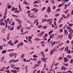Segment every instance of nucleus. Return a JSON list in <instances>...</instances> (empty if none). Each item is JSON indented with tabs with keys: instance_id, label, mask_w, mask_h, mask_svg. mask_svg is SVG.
<instances>
[{
	"instance_id": "obj_29",
	"label": "nucleus",
	"mask_w": 73,
	"mask_h": 73,
	"mask_svg": "<svg viewBox=\"0 0 73 73\" xmlns=\"http://www.w3.org/2000/svg\"><path fill=\"white\" fill-rule=\"evenodd\" d=\"M3 49V46L2 45L0 46V50H1Z\"/></svg>"
},
{
	"instance_id": "obj_34",
	"label": "nucleus",
	"mask_w": 73,
	"mask_h": 73,
	"mask_svg": "<svg viewBox=\"0 0 73 73\" xmlns=\"http://www.w3.org/2000/svg\"><path fill=\"white\" fill-rule=\"evenodd\" d=\"M4 22L5 23H6V24H8V22L7 21V20H4Z\"/></svg>"
},
{
	"instance_id": "obj_56",
	"label": "nucleus",
	"mask_w": 73,
	"mask_h": 73,
	"mask_svg": "<svg viewBox=\"0 0 73 73\" xmlns=\"http://www.w3.org/2000/svg\"><path fill=\"white\" fill-rule=\"evenodd\" d=\"M30 61H31V60H27L25 62H30Z\"/></svg>"
},
{
	"instance_id": "obj_10",
	"label": "nucleus",
	"mask_w": 73,
	"mask_h": 73,
	"mask_svg": "<svg viewBox=\"0 0 73 73\" xmlns=\"http://www.w3.org/2000/svg\"><path fill=\"white\" fill-rule=\"evenodd\" d=\"M20 67H18V68H17L16 67H15L14 69H17V72H20V70H19V69H20Z\"/></svg>"
},
{
	"instance_id": "obj_25",
	"label": "nucleus",
	"mask_w": 73,
	"mask_h": 73,
	"mask_svg": "<svg viewBox=\"0 0 73 73\" xmlns=\"http://www.w3.org/2000/svg\"><path fill=\"white\" fill-rule=\"evenodd\" d=\"M12 40H10L7 43H8V44H11V43H12Z\"/></svg>"
},
{
	"instance_id": "obj_43",
	"label": "nucleus",
	"mask_w": 73,
	"mask_h": 73,
	"mask_svg": "<svg viewBox=\"0 0 73 73\" xmlns=\"http://www.w3.org/2000/svg\"><path fill=\"white\" fill-rule=\"evenodd\" d=\"M25 54H22L21 56V58H23L24 57V55H25Z\"/></svg>"
},
{
	"instance_id": "obj_48",
	"label": "nucleus",
	"mask_w": 73,
	"mask_h": 73,
	"mask_svg": "<svg viewBox=\"0 0 73 73\" xmlns=\"http://www.w3.org/2000/svg\"><path fill=\"white\" fill-rule=\"evenodd\" d=\"M67 6H68V5H65V9H67Z\"/></svg>"
},
{
	"instance_id": "obj_39",
	"label": "nucleus",
	"mask_w": 73,
	"mask_h": 73,
	"mask_svg": "<svg viewBox=\"0 0 73 73\" xmlns=\"http://www.w3.org/2000/svg\"><path fill=\"white\" fill-rule=\"evenodd\" d=\"M5 69V66L3 67L2 68V69L3 70H4Z\"/></svg>"
},
{
	"instance_id": "obj_23",
	"label": "nucleus",
	"mask_w": 73,
	"mask_h": 73,
	"mask_svg": "<svg viewBox=\"0 0 73 73\" xmlns=\"http://www.w3.org/2000/svg\"><path fill=\"white\" fill-rule=\"evenodd\" d=\"M19 61V59H17L15 60H14V61L13 62V63H15V62H18Z\"/></svg>"
},
{
	"instance_id": "obj_21",
	"label": "nucleus",
	"mask_w": 73,
	"mask_h": 73,
	"mask_svg": "<svg viewBox=\"0 0 73 73\" xmlns=\"http://www.w3.org/2000/svg\"><path fill=\"white\" fill-rule=\"evenodd\" d=\"M35 41H40V40H41V39H39L38 38H37L35 39Z\"/></svg>"
},
{
	"instance_id": "obj_55",
	"label": "nucleus",
	"mask_w": 73,
	"mask_h": 73,
	"mask_svg": "<svg viewBox=\"0 0 73 73\" xmlns=\"http://www.w3.org/2000/svg\"><path fill=\"white\" fill-rule=\"evenodd\" d=\"M62 17H63V18H64V19H65V15L64 14H63L62 16Z\"/></svg>"
},
{
	"instance_id": "obj_64",
	"label": "nucleus",
	"mask_w": 73,
	"mask_h": 73,
	"mask_svg": "<svg viewBox=\"0 0 73 73\" xmlns=\"http://www.w3.org/2000/svg\"><path fill=\"white\" fill-rule=\"evenodd\" d=\"M36 8H34L31 10V11H35L36 10Z\"/></svg>"
},
{
	"instance_id": "obj_20",
	"label": "nucleus",
	"mask_w": 73,
	"mask_h": 73,
	"mask_svg": "<svg viewBox=\"0 0 73 73\" xmlns=\"http://www.w3.org/2000/svg\"><path fill=\"white\" fill-rule=\"evenodd\" d=\"M47 20V19H42V23H44V22H46V21Z\"/></svg>"
},
{
	"instance_id": "obj_14",
	"label": "nucleus",
	"mask_w": 73,
	"mask_h": 73,
	"mask_svg": "<svg viewBox=\"0 0 73 73\" xmlns=\"http://www.w3.org/2000/svg\"><path fill=\"white\" fill-rule=\"evenodd\" d=\"M41 3L40 1L39 2H38V1H35L34 2V4H36V3Z\"/></svg>"
},
{
	"instance_id": "obj_12",
	"label": "nucleus",
	"mask_w": 73,
	"mask_h": 73,
	"mask_svg": "<svg viewBox=\"0 0 73 73\" xmlns=\"http://www.w3.org/2000/svg\"><path fill=\"white\" fill-rule=\"evenodd\" d=\"M15 59H12L11 60H10V61H9V63H11V62H13L14 61H15Z\"/></svg>"
},
{
	"instance_id": "obj_32",
	"label": "nucleus",
	"mask_w": 73,
	"mask_h": 73,
	"mask_svg": "<svg viewBox=\"0 0 73 73\" xmlns=\"http://www.w3.org/2000/svg\"><path fill=\"white\" fill-rule=\"evenodd\" d=\"M45 8H46V7H45L42 8V11H44V10H45Z\"/></svg>"
},
{
	"instance_id": "obj_7",
	"label": "nucleus",
	"mask_w": 73,
	"mask_h": 73,
	"mask_svg": "<svg viewBox=\"0 0 73 73\" xmlns=\"http://www.w3.org/2000/svg\"><path fill=\"white\" fill-rule=\"evenodd\" d=\"M11 72H12V73H17V71L16 70H11Z\"/></svg>"
},
{
	"instance_id": "obj_62",
	"label": "nucleus",
	"mask_w": 73,
	"mask_h": 73,
	"mask_svg": "<svg viewBox=\"0 0 73 73\" xmlns=\"http://www.w3.org/2000/svg\"><path fill=\"white\" fill-rule=\"evenodd\" d=\"M24 42H27V43H28V41L26 40H24Z\"/></svg>"
},
{
	"instance_id": "obj_2",
	"label": "nucleus",
	"mask_w": 73,
	"mask_h": 73,
	"mask_svg": "<svg viewBox=\"0 0 73 73\" xmlns=\"http://www.w3.org/2000/svg\"><path fill=\"white\" fill-rule=\"evenodd\" d=\"M47 58L46 57V58H41V60L43 61H44V62H46L45 61L46 60H47Z\"/></svg>"
},
{
	"instance_id": "obj_45",
	"label": "nucleus",
	"mask_w": 73,
	"mask_h": 73,
	"mask_svg": "<svg viewBox=\"0 0 73 73\" xmlns=\"http://www.w3.org/2000/svg\"><path fill=\"white\" fill-rule=\"evenodd\" d=\"M11 7H12L11 6L9 5L8 6H7L8 8V9H10V8H11Z\"/></svg>"
},
{
	"instance_id": "obj_22",
	"label": "nucleus",
	"mask_w": 73,
	"mask_h": 73,
	"mask_svg": "<svg viewBox=\"0 0 73 73\" xmlns=\"http://www.w3.org/2000/svg\"><path fill=\"white\" fill-rule=\"evenodd\" d=\"M67 53H68V54H70V52H71V51L70 50H67L66 51Z\"/></svg>"
},
{
	"instance_id": "obj_53",
	"label": "nucleus",
	"mask_w": 73,
	"mask_h": 73,
	"mask_svg": "<svg viewBox=\"0 0 73 73\" xmlns=\"http://www.w3.org/2000/svg\"><path fill=\"white\" fill-rule=\"evenodd\" d=\"M52 21H50L49 22V24L50 25H52Z\"/></svg>"
},
{
	"instance_id": "obj_27",
	"label": "nucleus",
	"mask_w": 73,
	"mask_h": 73,
	"mask_svg": "<svg viewBox=\"0 0 73 73\" xmlns=\"http://www.w3.org/2000/svg\"><path fill=\"white\" fill-rule=\"evenodd\" d=\"M62 58L61 57H59L58 58V60H62Z\"/></svg>"
},
{
	"instance_id": "obj_31",
	"label": "nucleus",
	"mask_w": 73,
	"mask_h": 73,
	"mask_svg": "<svg viewBox=\"0 0 73 73\" xmlns=\"http://www.w3.org/2000/svg\"><path fill=\"white\" fill-rule=\"evenodd\" d=\"M13 28H14V26H13V27L11 28L10 30V31H13Z\"/></svg>"
},
{
	"instance_id": "obj_40",
	"label": "nucleus",
	"mask_w": 73,
	"mask_h": 73,
	"mask_svg": "<svg viewBox=\"0 0 73 73\" xmlns=\"http://www.w3.org/2000/svg\"><path fill=\"white\" fill-rule=\"evenodd\" d=\"M33 57H34V58H37V56L34 54L33 55Z\"/></svg>"
},
{
	"instance_id": "obj_57",
	"label": "nucleus",
	"mask_w": 73,
	"mask_h": 73,
	"mask_svg": "<svg viewBox=\"0 0 73 73\" xmlns=\"http://www.w3.org/2000/svg\"><path fill=\"white\" fill-rule=\"evenodd\" d=\"M70 3H71L70 2H69L67 4V6L68 7H69V6L70 5Z\"/></svg>"
},
{
	"instance_id": "obj_63",
	"label": "nucleus",
	"mask_w": 73,
	"mask_h": 73,
	"mask_svg": "<svg viewBox=\"0 0 73 73\" xmlns=\"http://www.w3.org/2000/svg\"><path fill=\"white\" fill-rule=\"evenodd\" d=\"M66 42L67 44H69V42H70V41H69V40H67L66 41Z\"/></svg>"
},
{
	"instance_id": "obj_30",
	"label": "nucleus",
	"mask_w": 73,
	"mask_h": 73,
	"mask_svg": "<svg viewBox=\"0 0 73 73\" xmlns=\"http://www.w3.org/2000/svg\"><path fill=\"white\" fill-rule=\"evenodd\" d=\"M56 43V41H54L51 44V46H53L54 44H55V43Z\"/></svg>"
},
{
	"instance_id": "obj_54",
	"label": "nucleus",
	"mask_w": 73,
	"mask_h": 73,
	"mask_svg": "<svg viewBox=\"0 0 73 73\" xmlns=\"http://www.w3.org/2000/svg\"><path fill=\"white\" fill-rule=\"evenodd\" d=\"M11 25L12 26H13L14 25H15V22H13Z\"/></svg>"
},
{
	"instance_id": "obj_18",
	"label": "nucleus",
	"mask_w": 73,
	"mask_h": 73,
	"mask_svg": "<svg viewBox=\"0 0 73 73\" xmlns=\"http://www.w3.org/2000/svg\"><path fill=\"white\" fill-rule=\"evenodd\" d=\"M14 50H15V49H11L8 50L7 51V52H11V51H13Z\"/></svg>"
},
{
	"instance_id": "obj_47",
	"label": "nucleus",
	"mask_w": 73,
	"mask_h": 73,
	"mask_svg": "<svg viewBox=\"0 0 73 73\" xmlns=\"http://www.w3.org/2000/svg\"><path fill=\"white\" fill-rule=\"evenodd\" d=\"M53 50H52L50 52V54H53Z\"/></svg>"
},
{
	"instance_id": "obj_37",
	"label": "nucleus",
	"mask_w": 73,
	"mask_h": 73,
	"mask_svg": "<svg viewBox=\"0 0 73 73\" xmlns=\"http://www.w3.org/2000/svg\"><path fill=\"white\" fill-rule=\"evenodd\" d=\"M40 66V65H39V64H36L35 65V66H34V67H35V68H37V66Z\"/></svg>"
},
{
	"instance_id": "obj_49",
	"label": "nucleus",
	"mask_w": 73,
	"mask_h": 73,
	"mask_svg": "<svg viewBox=\"0 0 73 73\" xmlns=\"http://www.w3.org/2000/svg\"><path fill=\"white\" fill-rule=\"evenodd\" d=\"M17 29H20V26H19L17 27Z\"/></svg>"
},
{
	"instance_id": "obj_5",
	"label": "nucleus",
	"mask_w": 73,
	"mask_h": 73,
	"mask_svg": "<svg viewBox=\"0 0 73 73\" xmlns=\"http://www.w3.org/2000/svg\"><path fill=\"white\" fill-rule=\"evenodd\" d=\"M68 32H70V33L69 34L70 35H72V34L73 33V30L71 29L70 30H68Z\"/></svg>"
},
{
	"instance_id": "obj_4",
	"label": "nucleus",
	"mask_w": 73,
	"mask_h": 73,
	"mask_svg": "<svg viewBox=\"0 0 73 73\" xmlns=\"http://www.w3.org/2000/svg\"><path fill=\"white\" fill-rule=\"evenodd\" d=\"M44 33H45V32H44V31H42L39 34L40 36H43V35H44Z\"/></svg>"
},
{
	"instance_id": "obj_36",
	"label": "nucleus",
	"mask_w": 73,
	"mask_h": 73,
	"mask_svg": "<svg viewBox=\"0 0 73 73\" xmlns=\"http://www.w3.org/2000/svg\"><path fill=\"white\" fill-rule=\"evenodd\" d=\"M15 7H13L11 9V10L12 11H15Z\"/></svg>"
},
{
	"instance_id": "obj_28",
	"label": "nucleus",
	"mask_w": 73,
	"mask_h": 73,
	"mask_svg": "<svg viewBox=\"0 0 73 73\" xmlns=\"http://www.w3.org/2000/svg\"><path fill=\"white\" fill-rule=\"evenodd\" d=\"M5 30H6L5 29H3L2 30V32L3 33H4L5 32H4V31H5Z\"/></svg>"
},
{
	"instance_id": "obj_13",
	"label": "nucleus",
	"mask_w": 73,
	"mask_h": 73,
	"mask_svg": "<svg viewBox=\"0 0 73 73\" xmlns=\"http://www.w3.org/2000/svg\"><path fill=\"white\" fill-rule=\"evenodd\" d=\"M67 29H68L69 31H70L72 29V28H71V27H70L69 26H68L67 27Z\"/></svg>"
},
{
	"instance_id": "obj_58",
	"label": "nucleus",
	"mask_w": 73,
	"mask_h": 73,
	"mask_svg": "<svg viewBox=\"0 0 73 73\" xmlns=\"http://www.w3.org/2000/svg\"><path fill=\"white\" fill-rule=\"evenodd\" d=\"M64 66H62V67L61 68V70H64Z\"/></svg>"
},
{
	"instance_id": "obj_46",
	"label": "nucleus",
	"mask_w": 73,
	"mask_h": 73,
	"mask_svg": "<svg viewBox=\"0 0 73 73\" xmlns=\"http://www.w3.org/2000/svg\"><path fill=\"white\" fill-rule=\"evenodd\" d=\"M15 65H13V64H11V67L12 68H13L14 67H15Z\"/></svg>"
},
{
	"instance_id": "obj_33",
	"label": "nucleus",
	"mask_w": 73,
	"mask_h": 73,
	"mask_svg": "<svg viewBox=\"0 0 73 73\" xmlns=\"http://www.w3.org/2000/svg\"><path fill=\"white\" fill-rule=\"evenodd\" d=\"M41 27H42V25H39L38 27V28H39V29H40Z\"/></svg>"
},
{
	"instance_id": "obj_60",
	"label": "nucleus",
	"mask_w": 73,
	"mask_h": 73,
	"mask_svg": "<svg viewBox=\"0 0 73 73\" xmlns=\"http://www.w3.org/2000/svg\"><path fill=\"white\" fill-rule=\"evenodd\" d=\"M60 15L59 14H56L55 15V17H57V16H58Z\"/></svg>"
},
{
	"instance_id": "obj_19",
	"label": "nucleus",
	"mask_w": 73,
	"mask_h": 73,
	"mask_svg": "<svg viewBox=\"0 0 73 73\" xmlns=\"http://www.w3.org/2000/svg\"><path fill=\"white\" fill-rule=\"evenodd\" d=\"M6 52L7 51H6V50H3L2 52V54H5V53H6Z\"/></svg>"
},
{
	"instance_id": "obj_35",
	"label": "nucleus",
	"mask_w": 73,
	"mask_h": 73,
	"mask_svg": "<svg viewBox=\"0 0 73 73\" xmlns=\"http://www.w3.org/2000/svg\"><path fill=\"white\" fill-rule=\"evenodd\" d=\"M38 9H35V13H37V12H38Z\"/></svg>"
},
{
	"instance_id": "obj_59",
	"label": "nucleus",
	"mask_w": 73,
	"mask_h": 73,
	"mask_svg": "<svg viewBox=\"0 0 73 73\" xmlns=\"http://www.w3.org/2000/svg\"><path fill=\"white\" fill-rule=\"evenodd\" d=\"M58 63H56L55 64H54L55 66H57V65H58Z\"/></svg>"
},
{
	"instance_id": "obj_44",
	"label": "nucleus",
	"mask_w": 73,
	"mask_h": 73,
	"mask_svg": "<svg viewBox=\"0 0 73 73\" xmlns=\"http://www.w3.org/2000/svg\"><path fill=\"white\" fill-rule=\"evenodd\" d=\"M68 47L67 46L66 47L65 49H64V50H65V51H66V50H68Z\"/></svg>"
},
{
	"instance_id": "obj_26",
	"label": "nucleus",
	"mask_w": 73,
	"mask_h": 73,
	"mask_svg": "<svg viewBox=\"0 0 73 73\" xmlns=\"http://www.w3.org/2000/svg\"><path fill=\"white\" fill-rule=\"evenodd\" d=\"M20 10H19V11L17 10V11H15V13H19V12H20Z\"/></svg>"
},
{
	"instance_id": "obj_11",
	"label": "nucleus",
	"mask_w": 73,
	"mask_h": 73,
	"mask_svg": "<svg viewBox=\"0 0 73 73\" xmlns=\"http://www.w3.org/2000/svg\"><path fill=\"white\" fill-rule=\"evenodd\" d=\"M15 20L19 22V23H20L21 22V20L18 18H17Z\"/></svg>"
},
{
	"instance_id": "obj_61",
	"label": "nucleus",
	"mask_w": 73,
	"mask_h": 73,
	"mask_svg": "<svg viewBox=\"0 0 73 73\" xmlns=\"http://www.w3.org/2000/svg\"><path fill=\"white\" fill-rule=\"evenodd\" d=\"M51 1H52V4H54V0H51Z\"/></svg>"
},
{
	"instance_id": "obj_16",
	"label": "nucleus",
	"mask_w": 73,
	"mask_h": 73,
	"mask_svg": "<svg viewBox=\"0 0 73 73\" xmlns=\"http://www.w3.org/2000/svg\"><path fill=\"white\" fill-rule=\"evenodd\" d=\"M9 56H10V57H12L13 56V54L10 53L9 54Z\"/></svg>"
},
{
	"instance_id": "obj_3",
	"label": "nucleus",
	"mask_w": 73,
	"mask_h": 73,
	"mask_svg": "<svg viewBox=\"0 0 73 73\" xmlns=\"http://www.w3.org/2000/svg\"><path fill=\"white\" fill-rule=\"evenodd\" d=\"M64 34L65 35H68L69 34L68 31H67L66 29H64Z\"/></svg>"
},
{
	"instance_id": "obj_1",
	"label": "nucleus",
	"mask_w": 73,
	"mask_h": 73,
	"mask_svg": "<svg viewBox=\"0 0 73 73\" xmlns=\"http://www.w3.org/2000/svg\"><path fill=\"white\" fill-rule=\"evenodd\" d=\"M47 12L48 13L50 12H51V10H50V6H49L47 9Z\"/></svg>"
},
{
	"instance_id": "obj_6",
	"label": "nucleus",
	"mask_w": 73,
	"mask_h": 73,
	"mask_svg": "<svg viewBox=\"0 0 73 73\" xmlns=\"http://www.w3.org/2000/svg\"><path fill=\"white\" fill-rule=\"evenodd\" d=\"M68 62V60L67 58L66 57L64 58V62Z\"/></svg>"
},
{
	"instance_id": "obj_38",
	"label": "nucleus",
	"mask_w": 73,
	"mask_h": 73,
	"mask_svg": "<svg viewBox=\"0 0 73 73\" xmlns=\"http://www.w3.org/2000/svg\"><path fill=\"white\" fill-rule=\"evenodd\" d=\"M70 16V15L68 14V15L66 16V17L65 18V19H68V18Z\"/></svg>"
},
{
	"instance_id": "obj_9",
	"label": "nucleus",
	"mask_w": 73,
	"mask_h": 73,
	"mask_svg": "<svg viewBox=\"0 0 73 73\" xmlns=\"http://www.w3.org/2000/svg\"><path fill=\"white\" fill-rule=\"evenodd\" d=\"M10 34V33H9L7 35V36L6 38L7 40H9V36H10V35H9Z\"/></svg>"
},
{
	"instance_id": "obj_15",
	"label": "nucleus",
	"mask_w": 73,
	"mask_h": 73,
	"mask_svg": "<svg viewBox=\"0 0 73 73\" xmlns=\"http://www.w3.org/2000/svg\"><path fill=\"white\" fill-rule=\"evenodd\" d=\"M67 58H69L71 59V58H72V56L71 55H68L67 56Z\"/></svg>"
},
{
	"instance_id": "obj_8",
	"label": "nucleus",
	"mask_w": 73,
	"mask_h": 73,
	"mask_svg": "<svg viewBox=\"0 0 73 73\" xmlns=\"http://www.w3.org/2000/svg\"><path fill=\"white\" fill-rule=\"evenodd\" d=\"M72 35L70 34H69V35H68V37H69V38L70 40H71V39L72 38Z\"/></svg>"
},
{
	"instance_id": "obj_24",
	"label": "nucleus",
	"mask_w": 73,
	"mask_h": 73,
	"mask_svg": "<svg viewBox=\"0 0 73 73\" xmlns=\"http://www.w3.org/2000/svg\"><path fill=\"white\" fill-rule=\"evenodd\" d=\"M41 61L40 60L38 61L37 62L38 64H41Z\"/></svg>"
},
{
	"instance_id": "obj_42",
	"label": "nucleus",
	"mask_w": 73,
	"mask_h": 73,
	"mask_svg": "<svg viewBox=\"0 0 73 73\" xmlns=\"http://www.w3.org/2000/svg\"><path fill=\"white\" fill-rule=\"evenodd\" d=\"M4 20V19H1L0 20V23H3V21Z\"/></svg>"
},
{
	"instance_id": "obj_51",
	"label": "nucleus",
	"mask_w": 73,
	"mask_h": 73,
	"mask_svg": "<svg viewBox=\"0 0 73 73\" xmlns=\"http://www.w3.org/2000/svg\"><path fill=\"white\" fill-rule=\"evenodd\" d=\"M10 44L11 46H13V45H14V44H13V43L12 42Z\"/></svg>"
},
{
	"instance_id": "obj_52",
	"label": "nucleus",
	"mask_w": 73,
	"mask_h": 73,
	"mask_svg": "<svg viewBox=\"0 0 73 73\" xmlns=\"http://www.w3.org/2000/svg\"><path fill=\"white\" fill-rule=\"evenodd\" d=\"M25 28L27 29H31V28H29L28 27H26Z\"/></svg>"
},
{
	"instance_id": "obj_17",
	"label": "nucleus",
	"mask_w": 73,
	"mask_h": 73,
	"mask_svg": "<svg viewBox=\"0 0 73 73\" xmlns=\"http://www.w3.org/2000/svg\"><path fill=\"white\" fill-rule=\"evenodd\" d=\"M17 42H18V43L19 42V41L17 39H16L15 40V41L14 42V44H16L17 43Z\"/></svg>"
},
{
	"instance_id": "obj_50",
	"label": "nucleus",
	"mask_w": 73,
	"mask_h": 73,
	"mask_svg": "<svg viewBox=\"0 0 73 73\" xmlns=\"http://www.w3.org/2000/svg\"><path fill=\"white\" fill-rule=\"evenodd\" d=\"M28 38H29V39H30L31 40V39L32 38V36L30 37V36H29L28 37Z\"/></svg>"
},
{
	"instance_id": "obj_41",
	"label": "nucleus",
	"mask_w": 73,
	"mask_h": 73,
	"mask_svg": "<svg viewBox=\"0 0 73 73\" xmlns=\"http://www.w3.org/2000/svg\"><path fill=\"white\" fill-rule=\"evenodd\" d=\"M42 28H44V29H46V28H47L46 26H43Z\"/></svg>"
}]
</instances>
